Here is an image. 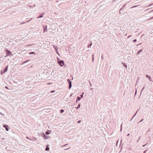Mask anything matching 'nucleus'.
<instances>
[{
    "label": "nucleus",
    "instance_id": "obj_11",
    "mask_svg": "<svg viewBox=\"0 0 153 153\" xmlns=\"http://www.w3.org/2000/svg\"><path fill=\"white\" fill-rule=\"evenodd\" d=\"M139 109H138L137 111L135 113V114H134V115H133V117H132L131 118V120H132L136 116V115L137 114V113L138 111H139Z\"/></svg>",
    "mask_w": 153,
    "mask_h": 153
},
{
    "label": "nucleus",
    "instance_id": "obj_36",
    "mask_svg": "<svg viewBox=\"0 0 153 153\" xmlns=\"http://www.w3.org/2000/svg\"><path fill=\"white\" fill-rule=\"evenodd\" d=\"M143 120V119H142L141 120H140L139 121V123H140L141 122H142Z\"/></svg>",
    "mask_w": 153,
    "mask_h": 153
},
{
    "label": "nucleus",
    "instance_id": "obj_15",
    "mask_svg": "<svg viewBox=\"0 0 153 153\" xmlns=\"http://www.w3.org/2000/svg\"><path fill=\"white\" fill-rule=\"evenodd\" d=\"M143 51V49L140 50H139L137 52V55L138 54H139L142 51Z\"/></svg>",
    "mask_w": 153,
    "mask_h": 153
},
{
    "label": "nucleus",
    "instance_id": "obj_46",
    "mask_svg": "<svg viewBox=\"0 0 153 153\" xmlns=\"http://www.w3.org/2000/svg\"><path fill=\"white\" fill-rule=\"evenodd\" d=\"M153 19V17H152V18H150L149 19V20H151V19Z\"/></svg>",
    "mask_w": 153,
    "mask_h": 153
},
{
    "label": "nucleus",
    "instance_id": "obj_50",
    "mask_svg": "<svg viewBox=\"0 0 153 153\" xmlns=\"http://www.w3.org/2000/svg\"><path fill=\"white\" fill-rule=\"evenodd\" d=\"M140 44H141V43H140L139 44H137V45L136 46H138L139 45H140Z\"/></svg>",
    "mask_w": 153,
    "mask_h": 153
},
{
    "label": "nucleus",
    "instance_id": "obj_53",
    "mask_svg": "<svg viewBox=\"0 0 153 153\" xmlns=\"http://www.w3.org/2000/svg\"><path fill=\"white\" fill-rule=\"evenodd\" d=\"M131 36V35L128 36V38H129L130 37V36Z\"/></svg>",
    "mask_w": 153,
    "mask_h": 153
},
{
    "label": "nucleus",
    "instance_id": "obj_13",
    "mask_svg": "<svg viewBox=\"0 0 153 153\" xmlns=\"http://www.w3.org/2000/svg\"><path fill=\"white\" fill-rule=\"evenodd\" d=\"M81 99V98H80V97H79L78 96L77 97V100L76 101V103H77L78 102V101H80Z\"/></svg>",
    "mask_w": 153,
    "mask_h": 153
},
{
    "label": "nucleus",
    "instance_id": "obj_26",
    "mask_svg": "<svg viewBox=\"0 0 153 153\" xmlns=\"http://www.w3.org/2000/svg\"><path fill=\"white\" fill-rule=\"evenodd\" d=\"M57 62H58V61H59L60 60H61L58 57H57Z\"/></svg>",
    "mask_w": 153,
    "mask_h": 153
},
{
    "label": "nucleus",
    "instance_id": "obj_1",
    "mask_svg": "<svg viewBox=\"0 0 153 153\" xmlns=\"http://www.w3.org/2000/svg\"><path fill=\"white\" fill-rule=\"evenodd\" d=\"M5 51L7 54L5 56V57H7L8 56H13V54H12L11 51L9 50L6 49L5 50Z\"/></svg>",
    "mask_w": 153,
    "mask_h": 153
},
{
    "label": "nucleus",
    "instance_id": "obj_16",
    "mask_svg": "<svg viewBox=\"0 0 153 153\" xmlns=\"http://www.w3.org/2000/svg\"><path fill=\"white\" fill-rule=\"evenodd\" d=\"M36 138L35 137H33L32 138H30V140L34 141L35 140H36Z\"/></svg>",
    "mask_w": 153,
    "mask_h": 153
},
{
    "label": "nucleus",
    "instance_id": "obj_42",
    "mask_svg": "<svg viewBox=\"0 0 153 153\" xmlns=\"http://www.w3.org/2000/svg\"><path fill=\"white\" fill-rule=\"evenodd\" d=\"M26 138L27 139H28L29 140H30V138H29L28 137H26Z\"/></svg>",
    "mask_w": 153,
    "mask_h": 153
},
{
    "label": "nucleus",
    "instance_id": "obj_23",
    "mask_svg": "<svg viewBox=\"0 0 153 153\" xmlns=\"http://www.w3.org/2000/svg\"><path fill=\"white\" fill-rule=\"evenodd\" d=\"M94 54H93L92 55V62H94Z\"/></svg>",
    "mask_w": 153,
    "mask_h": 153
},
{
    "label": "nucleus",
    "instance_id": "obj_25",
    "mask_svg": "<svg viewBox=\"0 0 153 153\" xmlns=\"http://www.w3.org/2000/svg\"><path fill=\"white\" fill-rule=\"evenodd\" d=\"M64 111V110L63 109H61L60 110V112L61 113H62Z\"/></svg>",
    "mask_w": 153,
    "mask_h": 153
},
{
    "label": "nucleus",
    "instance_id": "obj_52",
    "mask_svg": "<svg viewBox=\"0 0 153 153\" xmlns=\"http://www.w3.org/2000/svg\"><path fill=\"white\" fill-rule=\"evenodd\" d=\"M35 6V5H34L33 6H32V7H34Z\"/></svg>",
    "mask_w": 153,
    "mask_h": 153
},
{
    "label": "nucleus",
    "instance_id": "obj_35",
    "mask_svg": "<svg viewBox=\"0 0 153 153\" xmlns=\"http://www.w3.org/2000/svg\"><path fill=\"white\" fill-rule=\"evenodd\" d=\"M146 145H147V143L143 145L142 146L143 147H145Z\"/></svg>",
    "mask_w": 153,
    "mask_h": 153
},
{
    "label": "nucleus",
    "instance_id": "obj_54",
    "mask_svg": "<svg viewBox=\"0 0 153 153\" xmlns=\"http://www.w3.org/2000/svg\"><path fill=\"white\" fill-rule=\"evenodd\" d=\"M66 145H67L66 144L65 145H63V146H66Z\"/></svg>",
    "mask_w": 153,
    "mask_h": 153
},
{
    "label": "nucleus",
    "instance_id": "obj_41",
    "mask_svg": "<svg viewBox=\"0 0 153 153\" xmlns=\"http://www.w3.org/2000/svg\"><path fill=\"white\" fill-rule=\"evenodd\" d=\"M122 125H121L120 131H122Z\"/></svg>",
    "mask_w": 153,
    "mask_h": 153
},
{
    "label": "nucleus",
    "instance_id": "obj_9",
    "mask_svg": "<svg viewBox=\"0 0 153 153\" xmlns=\"http://www.w3.org/2000/svg\"><path fill=\"white\" fill-rule=\"evenodd\" d=\"M3 126L5 128V129L7 131H9V127L8 125H3Z\"/></svg>",
    "mask_w": 153,
    "mask_h": 153
},
{
    "label": "nucleus",
    "instance_id": "obj_17",
    "mask_svg": "<svg viewBox=\"0 0 153 153\" xmlns=\"http://www.w3.org/2000/svg\"><path fill=\"white\" fill-rule=\"evenodd\" d=\"M80 103L78 104V106L77 107H76L75 108L77 109L80 108Z\"/></svg>",
    "mask_w": 153,
    "mask_h": 153
},
{
    "label": "nucleus",
    "instance_id": "obj_18",
    "mask_svg": "<svg viewBox=\"0 0 153 153\" xmlns=\"http://www.w3.org/2000/svg\"><path fill=\"white\" fill-rule=\"evenodd\" d=\"M29 54H36V53L35 52H29Z\"/></svg>",
    "mask_w": 153,
    "mask_h": 153
},
{
    "label": "nucleus",
    "instance_id": "obj_56",
    "mask_svg": "<svg viewBox=\"0 0 153 153\" xmlns=\"http://www.w3.org/2000/svg\"><path fill=\"white\" fill-rule=\"evenodd\" d=\"M64 66H65V67H66V66L65 65Z\"/></svg>",
    "mask_w": 153,
    "mask_h": 153
},
{
    "label": "nucleus",
    "instance_id": "obj_6",
    "mask_svg": "<svg viewBox=\"0 0 153 153\" xmlns=\"http://www.w3.org/2000/svg\"><path fill=\"white\" fill-rule=\"evenodd\" d=\"M42 136L45 139H48L49 138V136H46L44 133L42 134Z\"/></svg>",
    "mask_w": 153,
    "mask_h": 153
},
{
    "label": "nucleus",
    "instance_id": "obj_31",
    "mask_svg": "<svg viewBox=\"0 0 153 153\" xmlns=\"http://www.w3.org/2000/svg\"><path fill=\"white\" fill-rule=\"evenodd\" d=\"M124 12H123V11H121V15L123 14H124Z\"/></svg>",
    "mask_w": 153,
    "mask_h": 153
},
{
    "label": "nucleus",
    "instance_id": "obj_3",
    "mask_svg": "<svg viewBox=\"0 0 153 153\" xmlns=\"http://www.w3.org/2000/svg\"><path fill=\"white\" fill-rule=\"evenodd\" d=\"M57 63L61 67L63 66L65 64L64 61L62 60H61L59 61H58Z\"/></svg>",
    "mask_w": 153,
    "mask_h": 153
},
{
    "label": "nucleus",
    "instance_id": "obj_21",
    "mask_svg": "<svg viewBox=\"0 0 153 153\" xmlns=\"http://www.w3.org/2000/svg\"><path fill=\"white\" fill-rule=\"evenodd\" d=\"M49 148L48 146H47L45 149V151H49Z\"/></svg>",
    "mask_w": 153,
    "mask_h": 153
},
{
    "label": "nucleus",
    "instance_id": "obj_14",
    "mask_svg": "<svg viewBox=\"0 0 153 153\" xmlns=\"http://www.w3.org/2000/svg\"><path fill=\"white\" fill-rule=\"evenodd\" d=\"M122 64L123 65V66H124L126 68V69L127 68V64L125 63L122 62Z\"/></svg>",
    "mask_w": 153,
    "mask_h": 153
},
{
    "label": "nucleus",
    "instance_id": "obj_33",
    "mask_svg": "<svg viewBox=\"0 0 153 153\" xmlns=\"http://www.w3.org/2000/svg\"><path fill=\"white\" fill-rule=\"evenodd\" d=\"M84 94V93H83V94H82L80 96H81V97L82 98L83 97V95Z\"/></svg>",
    "mask_w": 153,
    "mask_h": 153
},
{
    "label": "nucleus",
    "instance_id": "obj_40",
    "mask_svg": "<svg viewBox=\"0 0 153 153\" xmlns=\"http://www.w3.org/2000/svg\"><path fill=\"white\" fill-rule=\"evenodd\" d=\"M70 148V147H68V148H67V149H64V150H67V149H69Z\"/></svg>",
    "mask_w": 153,
    "mask_h": 153
},
{
    "label": "nucleus",
    "instance_id": "obj_2",
    "mask_svg": "<svg viewBox=\"0 0 153 153\" xmlns=\"http://www.w3.org/2000/svg\"><path fill=\"white\" fill-rule=\"evenodd\" d=\"M8 65H7L5 68H4L3 70H1V75H3L6 72L8 69Z\"/></svg>",
    "mask_w": 153,
    "mask_h": 153
},
{
    "label": "nucleus",
    "instance_id": "obj_19",
    "mask_svg": "<svg viewBox=\"0 0 153 153\" xmlns=\"http://www.w3.org/2000/svg\"><path fill=\"white\" fill-rule=\"evenodd\" d=\"M144 88H145V87L144 86V87H143L142 89H141V91L140 94V96H141V94L142 93V92L143 91V90L144 89Z\"/></svg>",
    "mask_w": 153,
    "mask_h": 153
},
{
    "label": "nucleus",
    "instance_id": "obj_43",
    "mask_svg": "<svg viewBox=\"0 0 153 153\" xmlns=\"http://www.w3.org/2000/svg\"><path fill=\"white\" fill-rule=\"evenodd\" d=\"M31 19H30V20H28V21H27V22H29L30 21V20Z\"/></svg>",
    "mask_w": 153,
    "mask_h": 153
},
{
    "label": "nucleus",
    "instance_id": "obj_32",
    "mask_svg": "<svg viewBox=\"0 0 153 153\" xmlns=\"http://www.w3.org/2000/svg\"><path fill=\"white\" fill-rule=\"evenodd\" d=\"M55 91H54V90H52L51 91L50 93H52L54 92Z\"/></svg>",
    "mask_w": 153,
    "mask_h": 153
},
{
    "label": "nucleus",
    "instance_id": "obj_29",
    "mask_svg": "<svg viewBox=\"0 0 153 153\" xmlns=\"http://www.w3.org/2000/svg\"><path fill=\"white\" fill-rule=\"evenodd\" d=\"M137 93V90L136 89V91H135V94H134V96H135L136 95Z\"/></svg>",
    "mask_w": 153,
    "mask_h": 153
},
{
    "label": "nucleus",
    "instance_id": "obj_47",
    "mask_svg": "<svg viewBox=\"0 0 153 153\" xmlns=\"http://www.w3.org/2000/svg\"><path fill=\"white\" fill-rule=\"evenodd\" d=\"M153 4V3L152 4H149V5L148 6V7H149L150 6H151V5H152V4Z\"/></svg>",
    "mask_w": 153,
    "mask_h": 153
},
{
    "label": "nucleus",
    "instance_id": "obj_34",
    "mask_svg": "<svg viewBox=\"0 0 153 153\" xmlns=\"http://www.w3.org/2000/svg\"><path fill=\"white\" fill-rule=\"evenodd\" d=\"M0 114H1L2 116H4L5 115L4 114H3V113H2L1 112H0Z\"/></svg>",
    "mask_w": 153,
    "mask_h": 153
},
{
    "label": "nucleus",
    "instance_id": "obj_10",
    "mask_svg": "<svg viewBox=\"0 0 153 153\" xmlns=\"http://www.w3.org/2000/svg\"><path fill=\"white\" fill-rule=\"evenodd\" d=\"M146 77L148 78L149 80L150 81H152V79L151 78V76H149V75L147 74L146 75Z\"/></svg>",
    "mask_w": 153,
    "mask_h": 153
},
{
    "label": "nucleus",
    "instance_id": "obj_20",
    "mask_svg": "<svg viewBox=\"0 0 153 153\" xmlns=\"http://www.w3.org/2000/svg\"><path fill=\"white\" fill-rule=\"evenodd\" d=\"M92 42L90 43V44L88 45V48H89L90 46H91L92 45Z\"/></svg>",
    "mask_w": 153,
    "mask_h": 153
},
{
    "label": "nucleus",
    "instance_id": "obj_37",
    "mask_svg": "<svg viewBox=\"0 0 153 153\" xmlns=\"http://www.w3.org/2000/svg\"><path fill=\"white\" fill-rule=\"evenodd\" d=\"M26 22H22L21 23H20V24H24Z\"/></svg>",
    "mask_w": 153,
    "mask_h": 153
},
{
    "label": "nucleus",
    "instance_id": "obj_44",
    "mask_svg": "<svg viewBox=\"0 0 153 153\" xmlns=\"http://www.w3.org/2000/svg\"><path fill=\"white\" fill-rule=\"evenodd\" d=\"M146 150H145L144 152L143 153H146Z\"/></svg>",
    "mask_w": 153,
    "mask_h": 153
},
{
    "label": "nucleus",
    "instance_id": "obj_27",
    "mask_svg": "<svg viewBox=\"0 0 153 153\" xmlns=\"http://www.w3.org/2000/svg\"><path fill=\"white\" fill-rule=\"evenodd\" d=\"M137 41V40L136 39H134L133 40V42H136Z\"/></svg>",
    "mask_w": 153,
    "mask_h": 153
},
{
    "label": "nucleus",
    "instance_id": "obj_5",
    "mask_svg": "<svg viewBox=\"0 0 153 153\" xmlns=\"http://www.w3.org/2000/svg\"><path fill=\"white\" fill-rule=\"evenodd\" d=\"M67 82L68 83V84L69 85L68 88L70 89L72 87V82L69 79H67Z\"/></svg>",
    "mask_w": 153,
    "mask_h": 153
},
{
    "label": "nucleus",
    "instance_id": "obj_48",
    "mask_svg": "<svg viewBox=\"0 0 153 153\" xmlns=\"http://www.w3.org/2000/svg\"><path fill=\"white\" fill-rule=\"evenodd\" d=\"M73 94H71L69 96L70 97H71L72 96V95Z\"/></svg>",
    "mask_w": 153,
    "mask_h": 153
},
{
    "label": "nucleus",
    "instance_id": "obj_28",
    "mask_svg": "<svg viewBox=\"0 0 153 153\" xmlns=\"http://www.w3.org/2000/svg\"><path fill=\"white\" fill-rule=\"evenodd\" d=\"M126 4H127V3H126V4H124V5L123 6H122L123 8H124V7H126Z\"/></svg>",
    "mask_w": 153,
    "mask_h": 153
},
{
    "label": "nucleus",
    "instance_id": "obj_8",
    "mask_svg": "<svg viewBox=\"0 0 153 153\" xmlns=\"http://www.w3.org/2000/svg\"><path fill=\"white\" fill-rule=\"evenodd\" d=\"M45 15V13L43 12L40 14L37 17V19H39L41 18L43 16Z\"/></svg>",
    "mask_w": 153,
    "mask_h": 153
},
{
    "label": "nucleus",
    "instance_id": "obj_49",
    "mask_svg": "<svg viewBox=\"0 0 153 153\" xmlns=\"http://www.w3.org/2000/svg\"><path fill=\"white\" fill-rule=\"evenodd\" d=\"M130 135V134H128L127 135V136H129Z\"/></svg>",
    "mask_w": 153,
    "mask_h": 153
},
{
    "label": "nucleus",
    "instance_id": "obj_7",
    "mask_svg": "<svg viewBox=\"0 0 153 153\" xmlns=\"http://www.w3.org/2000/svg\"><path fill=\"white\" fill-rule=\"evenodd\" d=\"M43 32L44 33L47 31V25H43Z\"/></svg>",
    "mask_w": 153,
    "mask_h": 153
},
{
    "label": "nucleus",
    "instance_id": "obj_22",
    "mask_svg": "<svg viewBox=\"0 0 153 153\" xmlns=\"http://www.w3.org/2000/svg\"><path fill=\"white\" fill-rule=\"evenodd\" d=\"M123 9V7H121L120 9V10H119V13H120V14H121V11H122Z\"/></svg>",
    "mask_w": 153,
    "mask_h": 153
},
{
    "label": "nucleus",
    "instance_id": "obj_39",
    "mask_svg": "<svg viewBox=\"0 0 153 153\" xmlns=\"http://www.w3.org/2000/svg\"><path fill=\"white\" fill-rule=\"evenodd\" d=\"M81 120H79L78 121H77V123H79L81 122Z\"/></svg>",
    "mask_w": 153,
    "mask_h": 153
},
{
    "label": "nucleus",
    "instance_id": "obj_12",
    "mask_svg": "<svg viewBox=\"0 0 153 153\" xmlns=\"http://www.w3.org/2000/svg\"><path fill=\"white\" fill-rule=\"evenodd\" d=\"M30 61V59H28L27 60H26L25 61L22 62V64L23 65V64H25L26 63H27L28 62H29Z\"/></svg>",
    "mask_w": 153,
    "mask_h": 153
},
{
    "label": "nucleus",
    "instance_id": "obj_45",
    "mask_svg": "<svg viewBox=\"0 0 153 153\" xmlns=\"http://www.w3.org/2000/svg\"><path fill=\"white\" fill-rule=\"evenodd\" d=\"M28 6L31 8L33 7L32 6V5H29Z\"/></svg>",
    "mask_w": 153,
    "mask_h": 153
},
{
    "label": "nucleus",
    "instance_id": "obj_24",
    "mask_svg": "<svg viewBox=\"0 0 153 153\" xmlns=\"http://www.w3.org/2000/svg\"><path fill=\"white\" fill-rule=\"evenodd\" d=\"M49 131H46V132L45 133V134L47 135L49 134H50V133L49 132Z\"/></svg>",
    "mask_w": 153,
    "mask_h": 153
},
{
    "label": "nucleus",
    "instance_id": "obj_38",
    "mask_svg": "<svg viewBox=\"0 0 153 153\" xmlns=\"http://www.w3.org/2000/svg\"><path fill=\"white\" fill-rule=\"evenodd\" d=\"M5 88L7 89H9V88H8V87L7 86H5Z\"/></svg>",
    "mask_w": 153,
    "mask_h": 153
},
{
    "label": "nucleus",
    "instance_id": "obj_55",
    "mask_svg": "<svg viewBox=\"0 0 153 153\" xmlns=\"http://www.w3.org/2000/svg\"><path fill=\"white\" fill-rule=\"evenodd\" d=\"M91 90H92V89H93V88H91Z\"/></svg>",
    "mask_w": 153,
    "mask_h": 153
},
{
    "label": "nucleus",
    "instance_id": "obj_30",
    "mask_svg": "<svg viewBox=\"0 0 153 153\" xmlns=\"http://www.w3.org/2000/svg\"><path fill=\"white\" fill-rule=\"evenodd\" d=\"M137 5L134 6H133L132 7H131V8H134V7H137Z\"/></svg>",
    "mask_w": 153,
    "mask_h": 153
},
{
    "label": "nucleus",
    "instance_id": "obj_4",
    "mask_svg": "<svg viewBox=\"0 0 153 153\" xmlns=\"http://www.w3.org/2000/svg\"><path fill=\"white\" fill-rule=\"evenodd\" d=\"M53 47L54 48L56 53L59 56L60 54L58 51V48L57 47L56 45H53Z\"/></svg>",
    "mask_w": 153,
    "mask_h": 153
},
{
    "label": "nucleus",
    "instance_id": "obj_51",
    "mask_svg": "<svg viewBox=\"0 0 153 153\" xmlns=\"http://www.w3.org/2000/svg\"><path fill=\"white\" fill-rule=\"evenodd\" d=\"M89 83H90V86H92V85H91L92 84L90 83V82H89Z\"/></svg>",
    "mask_w": 153,
    "mask_h": 153
}]
</instances>
